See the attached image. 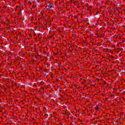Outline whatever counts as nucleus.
I'll return each instance as SVG.
<instances>
[{
	"instance_id": "nucleus-1",
	"label": "nucleus",
	"mask_w": 125,
	"mask_h": 125,
	"mask_svg": "<svg viewBox=\"0 0 125 125\" xmlns=\"http://www.w3.org/2000/svg\"><path fill=\"white\" fill-rule=\"evenodd\" d=\"M51 6H52V5H51L50 4L47 5V7L49 9H50V7H51Z\"/></svg>"
},
{
	"instance_id": "nucleus-2",
	"label": "nucleus",
	"mask_w": 125,
	"mask_h": 125,
	"mask_svg": "<svg viewBox=\"0 0 125 125\" xmlns=\"http://www.w3.org/2000/svg\"><path fill=\"white\" fill-rule=\"evenodd\" d=\"M95 109L96 110H98L99 109V107L98 106H96L95 107Z\"/></svg>"
},
{
	"instance_id": "nucleus-3",
	"label": "nucleus",
	"mask_w": 125,
	"mask_h": 125,
	"mask_svg": "<svg viewBox=\"0 0 125 125\" xmlns=\"http://www.w3.org/2000/svg\"><path fill=\"white\" fill-rule=\"evenodd\" d=\"M44 73H47V74H48V72H47V70H44Z\"/></svg>"
}]
</instances>
